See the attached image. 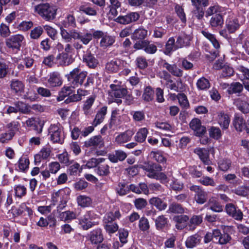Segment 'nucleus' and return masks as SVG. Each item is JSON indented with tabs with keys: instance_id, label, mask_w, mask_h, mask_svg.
Here are the masks:
<instances>
[{
	"instance_id": "nucleus-1",
	"label": "nucleus",
	"mask_w": 249,
	"mask_h": 249,
	"mask_svg": "<svg viewBox=\"0 0 249 249\" xmlns=\"http://www.w3.org/2000/svg\"><path fill=\"white\" fill-rule=\"evenodd\" d=\"M88 73L86 71H82L79 67L73 69L70 73L66 75L68 81L73 88H77L83 85L87 88L93 84V78L88 76L86 82L84 83L87 77Z\"/></svg>"
},
{
	"instance_id": "nucleus-2",
	"label": "nucleus",
	"mask_w": 249,
	"mask_h": 249,
	"mask_svg": "<svg viewBox=\"0 0 249 249\" xmlns=\"http://www.w3.org/2000/svg\"><path fill=\"white\" fill-rule=\"evenodd\" d=\"M35 13L46 21H52L56 18L57 9L49 3H41L34 7Z\"/></svg>"
},
{
	"instance_id": "nucleus-3",
	"label": "nucleus",
	"mask_w": 249,
	"mask_h": 249,
	"mask_svg": "<svg viewBox=\"0 0 249 249\" xmlns=\"http://www.w3.org/2000/svg\"><path fill=\"white\" fill-rule=\"evenodd\" d=\"M60 34L61 36L67 41L72 39L74 40L80 39L84 45L88 44L92 39V35L90 32L81 35V33L75 29L67 31L63 28H61Z\"/></svg>"
},
{
	"instance_id": "nucleus-4",
	"label": "nucleus",
	"mask_w": 249,
	"mask_h": 249,
	"mask_svg": "<svg viewBox=\"0 0 249 249\" xmlns=\"http://www.w3.org/2000/svg\"><path fill=\"white\" fill-rule=\"evenodd\" d=\"M48 131L51 140L53 142L62 144L64 142V133L63 128L60 124H51Z\"/></svg>"
},
{
	"instance_id": "nucleus-5",
	"label": "nucleus",
	"mask_w": 249,
	"mask_h": 249,
	"mask_svg": "<svg viewBox=\"0 0 249 249\" xmlns=\"http://www.w3.org/2000/svg\"><path fill=\"white\" fill-rule=\"evenodd\" d=\"M24 39V36L21 35H13L6 39L5 44L8 49L17 52L20 50Z\"/></svg>"
},
{
	"instance_id": "nucleus-6",
	"label": "nucleus",
	"mask_w": 249,
	"mask_h": 249,
	"mask_svg": "<svg viewBox=\"0 0 249 249\" xmlns=\"http://www.w3.org/2000/svg\"><path fill=\"white\" fill-rule=\"evenodd\" d=\"M115 84L110 85V89L108 91L109 95L112 97L121 98L124 97L127 93V90L124 88L122 87L120 82L115 80Z\"/></svg>"
},
{
	"instance_id": "nucleus-7",
	"label": "nucleus",
	"mask_w": 249,
	"mask_h": 249,
	"mask_svg": "<svg viewBox=\"0 0 249 249\" xmlns=\"http://www.w3.org/2000/svg\"><path fill=\"white\" fill-rule=\"evenodd\" d=\"M105 142L104 139L101 135H96L91 137L90 139L84 142V146L87 148H91L93 149H101L104 147Z\"/></svg>"
},
{
	"instance_id": "nucleus-8",
	"label": "nucleus",
	"mask_w": 249,
	"mask_h": 249,
	"mask_svg": "<svg viewBox=\"0 0 249 249\" xmlns=\"http://www.w3.org/2000/svg\"><path fill=\"white\" fill-rule=\"evenodd\" d=\"M159 65L161 68L165 69L169 73H171L176 77H180L183 75V71L178 68L176 64H170L166 62V60H161L159 62Z\"/></svg>"
},
{
	"instance_id": "nucleus-9",
	"label": "nucleus",
	"mask_w": 249,
	"mask_h": 249,
	"mask_svg": "<svg viewBox=\"0 0 249 249\" xmlns=\"http://www.w3.org/2000/svg\"><path fill=\"white\" fill-rule=\"evenodd\" d=\"M189 189L196 193L195 199L197 203L203 204L206 202L208 194L200 186L193 185L189 187Z\"/></svg>"
},
{
	"instance_id": "nucleus-10",
	"label": "nucleus",
	"mask_w": 249,
	"mask_h": 249,
	"mask_svg": "<svg viewBox=\"0 0 249 249\" xmlns=\"http://www.w3.org/2000/svg\"><path fill=\"white\" fill-rule=\"evenodd\" d=\"M189 126L196 136L202 137L206 132V127L201 124V121L199 119H193L190 122Z\"/></svg>"
},
{
	"instance_id": "nucleus-11",
	"label": "nucleus",
	"mask_w": 249,
	"mask_h": 249,
	"mask_svg": "<svg viewBox=\"0 0 249 249\" xmlns=\"http://www.w3.org/2000/svg\"><path fill=\"white\" fill-rule=\"evenodd\" d=\"M140 17V14L137 12H130L125 16L118 17L114 21L118 23L126 25L137 21Z\"/></svg>"
},
{
	"instance_id": "nucleus-12",
	"label": "nucleus",
	"mask_w": 249,
	"mask_h": 249,
	"mask_svg": "<svg viewBox=\"0 0 249 249\" xmlns=\"http://www.w3.org/2000/svg\"><path fill=\"white\" fill-rule=\"evenodd\" d=\"M121 217V214L119 208L113 205L110 211L107 212L104 216V223L113 222L117 219H119Z\"/></svg>"
},
{
	"instance_id": "nucleus-13",
	"label": "nucleus",
	"mask_w": 249,
	"mask_h": 249,
	"mask_svg": "<svg viewBox=\"0 0 249 249\" xmlns=\"http://www.w3.org/2000/svg\"><path fill=\"white\" fill-rule=\"evenodd\" d=\"M10 87L12 93L17 95H21L24 92V83L18 79H13L10 82Z\"/></svg>"
},
{
	"instance_id": "nucleus-14",
	"label": "nucleus",
	"mask_w": 249,
	"mask_h": 249,
	"mask_svg": "<svg viewBox=\"0 0 249 249\" xmlns=\"http://www.w3.org/2000/svg\"><path fill=\"white\" fill-rule=\"evenodd\" d=\"M7 125L9 128L10 127H11V128L7 132L0 134V142L2 143H7L12 140L16 132L18 130V126L16 124L13 126L12 124L10 123Z\"/></svg>"
},
{
	"instance_id": "nucleus-15",
	"label": "nucleus",
	"mask_w": 249,
	"mask_h": 249,
	"mask_svg": "<svg viewBox=\"0 0 249 249\" xmlns=\"http://www.w3.org/2000/svg\"><path fill=\"white\" fill-rule=\"evenodd\" d=\"M74 61L72 55L63 52L58 53L55 57V64L59 66H67L71 64Z\"/></svg>"
},
{
	"instance_id": "nucleus-16",
	"label": "nucleus",
	"mask_w": 249,
	"mask_h": 249,
	"mask_svg": "<svg viewBox=\"0 0 249 249\" xmlns=\"http://www.w3.org/2000/svg\"><path fill=\"white\" fill-rule=\"evenodd\" d=\"M226 211L228 215L232 216L236 220H241L243 218V213L232 203H228L225 206Z\"/></svg>"
},
{
	"instance_id": "nucleus-17",
	"label": "nucleus",
	"mask_w": 249,
	"mask_h": 249,
	"mask_svg": "<svg viewBox=\"0 0 249 249\" xmlns=\"http://www.w3.org/2000/svg\"><path fill=\"white\" fill-rule=\"evenodd\" d=\"M216 120L223 130L228 128L231 122V118L228 114L223 111H219L217 113Z\"/></svg>"
},
{
	"instance_id": "nucleus-18",
	"label": "nucleus",
	"mask_w": 249,
	"mask_h": 249,
	"mask_svg": "<svg viewBox=\"0 0 249 249\" xmlns=\"http://www.w3.org/2000/svg\"><path fill=\"white\" fill-rule=\"evenodd\" d=\"M189 220V216L185 214L176 215L173 217V221L175 223V227L179 230H182L187 227Z\"/></svg>"
},
{
	"instance_id": "nucleus-19",
	"label": "nucleus",
	"mask_w": 249,
	"mask_h": 249,
	"mask_svg": "<svg viewBox=\"0 0 249 249\" xmlns=\"http://www.w3.org/2000/svg\"><path fill=\"white\" fill-rule=\"evenodd\" d=\"M48 84L50 87H59L62 84V79L60 73L58 71L51 72L47 80Z\"/></svg>"
},
{
	"instance_id": "nucleus-20",
	"label": "nucleus",
	"mask_w": 249,
	"mask_h": 249,
	"mask_svg": "<svg viewBox=\"0 0 249 249\" xmlns=\"http://www.w3.org/2000/svg\"><path fill=\"white\" fill-rule=\"evenodd\" d=\"M134 135L132 130H127L120 133L115 138V142L118 144H122L130 141Z\"/></svg>"
},
{
	"instance_id": "nucleus-21",
	"label": "nucleus",
	"mask_w": 249,
	"mask_h": 249,
	"mask_svg": "<svg viewBox=\"0 0 249 249\" xmlns=\"http://www.w3.org/2000/svg\"><path fill=\"white\" fill-rule=\"evenodd\" d=\"M192 37L190 35L183 33L178 36L176 42L178 49L183 47H186L190 45Z\"/></svg>"
},
{
	"instance_id": "nucleus-22",
	"label": "nucleus",
	"mask_w": 249,
	"mask_h": 249,
	"mask_svg": "<svg viewBox=\"0 0 249 249\" xmlns=\"http://www.w3.org/2000/svg\"><path fill=\"white\" fill-rule=\"evenodd\" d=\"M214 239L217 241V243L220 245H226L231 241V238L227 233L224 232L221 233L220 230L215 229L214 232Z\"/></svg>"
},
{
	"instance_id": "nucleus-23",
	"label": "nucleus",
	"mask_w": 249,
	"mask_h": 249,
	"mask_svg": "<svg viewBox=\"0 0 249 249\" xmlns=\"http://www.w3.org/2000/svg\"><path fill=\"white\" fill-rule=\"evenodd\" d=\"M121 65V60L114 58L106 64L105 70L108 73H116L119 71Z\"/></svg>"
},
{
	"instance_id": "nucleus-24",
	"label": "nucleus",
	"mask_w": 249,
	"mask_h": 249,
	"mask_svg": "<svg viewBox=\"0 0 249 249\" xmlns=\"http://www.w3.org/2000/svg\"><path fill=\"white\" fill-rule=\"evenodd\" d=\"M196 55L197 53H192L186 57L179 58V62L182 68L187 71L193 70L194 66L192 61L194 60V56Z\"/></svg>"
},
{
	"instance_id": "nucleus-25",
	"label": "nucleus",
	"mask_w": 249,
	"mask_h": 249,
	"mask_svg": "<svg viewBox=\"0 0 249 249\" xmlns=\"http://www.w3.org/2000/svg\"><path fill=\"white\" fill-rule=\"evenodd\" d=\"M79 9L80 11L90 16H97L98 12L94 6L89 2H83L79 6Z\"/></svg>"
},
{
	"instance_id": "nucleus-26",
	"label": "nucleus",
	"mask_w": 249,
	"mask_h": 249,
	"mask_svg": "<svg viewBox=\"0 0 249 249\" xmlns=\"http://www.w3.org/2000/svg\"><path fill=\"white\" fill-rule=\"evenodd\" d=\"M83 62L90 68L94 69L98 65V60L90 52H87L83 56Z\"/></svg>"
},
{
	"instance_id": "nucleus-27",
	"label": "nucleus",
	"mask_w": 249,
	"mask_h": 249,
	"mask_svg": "<svg viewBox=\"0 0 249 249\" xmlns=\"http://www.w3.org/2000/svg\"><path fill=\"white\" fill-rule=\"evenodd\" d=\"M194 152L197 154L201 160L206 165H209L211 163L209 159V152L205 148H196Z\"/></svg>"
},
{
	"instance_id": "nucleus-28",
	"label": "nucleus",
	"mask_w": 249,
	"mask_h": 249,
	"mask_svg": "<svg viewBox=\"0 0 249 249\" xmlns=\"http://www.w3.org/2000/svg\"><path fill=\"white\" fill-rule=\"evenodd\" d=\"M203 221V217L201 215H193L188 222V230L194 231L196 228L200 225Z\"/></svg>"
},
{
	"instance_id": "nucleus-29",
	"label": "nucleus",
	"mask_w": 249,
	"mask_h": 249,
	"mask_svg": "<svg viewBox=\"0 0 249 249\" xmlns=\"http://www.w3.org/2000/svg\"><path fill=\"white\" fill-rule=\"evenodd\" d=\"M127 157V154L121 150H115L114 153L109 154L108 159L113 163L124 161Z\"/></svg>"
},
{
	"instance_id": "nucleus-30",
	"label": "nucleus",
	"mask_w": 249,
	"mask_h": 249,
	"mask_svg": "<svg viewBox=\"0 0 249 249\" xmlns=\"http://www.w3.org/2000/svg\"><path fill=\"white\" fill-rule=\"evenodd\" d=\"M143 169L147 173V176L148 177L154 178L158 171H161L162 168L161 166L158 164L153 163L145 166Z\"/></svg>"
},
{
	"instance_id": "nucleus-31",
	"label": "nucleus",
	"mask_w": 249,
	"mask_h": 249,
	"mask_svg": "<svg viewBox=\"0 0 249 249\" xmlns=\"http://www.w3.org/2000/svg\"><path fill=\"white\" fill-rule=\"evenodd\" d=\"M107 113V107L104 106L98 110L95 118L93 121L92 125L97 126L101 124L104 120Z\"/></svg>"
},
{
	"instance_id": "nucleus-32",
	"label": "nucleus",
	"mask_w": 249,
	"mask_h": 249,
	"mask_svg": "<svg viewBox=\"0 0 249 249\" xmlns=\"http://www.w3.org/2000/svg\"><path fill=\"white\" fill-rule=\"evenodd\" d=\"M205 207H209L212 211L216 213L222 212L223 210V206L216 200L214 197H211Z\"/></svg>"
},
{
	"instance_id": "nucleus-33",
	"label": "nucleus",
	"mask_w": 249,
	"mask_h": 249,
	"mask_svg": "<svg viewBox=\"0 0 249 249\" xmlns=\"http://www.w3.org/2000/svg\"><path fill=\"white\" fill-rule=\"evenodd\" d=\"M201 239V237L198 233L191 235L186 240V246L188 248H193L200 243Z\"/></svg>"
},
{
	"instance_id": "nucleus-34",
	"label": "nucleus",
	"mask_w": 249,
	"mask_h": 249,
	"mask_svg": "<svg viewBox=\"0 0 249 249\" xmlns=\"http://www.w3.org/2000/svg\"><path fill=\"white\" fill-rule=\"evenodd\" d=\"M91 212H87L80 219L79 224L84 230H88L92 226L93 223L91 222Z\"/></svg>"
},
{
	"instance_id": "nucleus-35",
	"label": "nucleus",
	"mask_w": 249,
	"mask_h": 249,
	"mask_svg": "<svg viewBox=\"0 0 249 249\" xmlns=\"http://www.w3.org/2000/svg\"><path fill=\"white\" fill-rule=\"evenodd\" d=\"M239 26L238 21L235 18L230 17L226 21V27L231 34L235 32Z\"/></svg>"
},
{
	"instance_id": "nucleus-36",
	"label": "nucleus",
	"mask_w": 249,
	"mask_h": 249,
	"mask_svg": "<svg viewBox=\"0 0 249 249\" xmlns=\"http://www.w3.org/2000/svg\"><path fill=\"white\" fill-rule=\"evenodd\" d=\"M224 24V19L220 14L213 15L210 20V25L212 28L221 27Z\"/></svg>"
},
{
	"instance_id": "nucleus-37",
	"label": "nucleus",
	"mask_w": 249,
	"mask_h": 249,
	"mask_svg": "<svg viewBox=\"0 0 249 249\" xmlns=\"http://www.w3.org/2000/svg\"><path fill=\"white\" fill-rule=\"evenodd\" d=\"M177 46V42L173 37H170L165 44L164 54L169 55L172 52L178 49Z\"/></svg>"
},
{
	"instance_id": "nucleus-38",
	"label": "nucleus",
	"mask_w": 249,
	"mask_h": 249,
	"mask_svg": "<svg viewBox=\"0 0 249 249\" xmlns=\"http://www.w3.org/2000/svg\"><path fill=\"white\" fill-rule=\"evenodd\" d=\"M196 86L198 90L206 91L211 87V83L208 79L201 77L197 80Z\"/></svg>"
},
{
	"instance_id": "nucleus-39",
	"label": "nucleus",
	"mask_w": 249,
	"mask_h": 249,
	"mask_svg": "<svg viewBox=\"0 0 249 249\" xmlns=\"http://www.w3.org/2000/svg\"><path fill=\"white\" fill-rule=\"evenodd\" d=\"M115 41L114 36H109L107 33L104 36L100 42V46L102 48H107L112 46Z\"/></svg>"
},
{
	"instance_id": "nucleus-40",
	"label": "nucleus",
	"mask_w": 249,
	"mask_h": 249,
	"mask_svg": "<svg viewBox=\"0 0 249 249\" xmlns=\"http://www.w3.org/2000/svg\"><path fill=\"white\" fill-rule=\"evenodd\" d=\"M149 203L155 206L160 211L165 210L167 206V204L158 197H153L150 199Z\"/></svg>"
},
{
	"instance_id": "nucleus-41",
	"label": "nucleus",
	"mask_w": 249,
	"mask_h": 249,
	"mask_svg": "<svg viewBox=\"0 0 249 249\" xmlns=\"http://www.w3.org/2000/svg\"><path fill=\"white\" fill-rule=\"evenodd\" d=\"M90 240L92 244H98L103 240L101 230L97 229L90 232Z\"/></svg>"
},
{
	"instance_id": "nucleus-42",
	"label": "nucleus",
	"mask_w": 249,
	"mask_h": 249,
	"mask_svg": "<svg viewBox=\"0 0 249 249\" xmlns=\"http://www.w3.org/2000/svg\"><path fill=\"white\" fill-rule=\"evenodd\" d=\"M148 134V130L147 128H141L134 136V139L137 142L142 143L145 141Z\"/></svg>"
},
{
	"instance_id": "nucleus-43",
	"label": "nucleus",
	"mask_w": 249,
	"mask_h": 249,
	"mask_svg": "<svg viewBox=\"0 0 249 249\" xmlns=\"http://www.w3.org/2000/svg\"><path fill=\"white\" fill-rule=\"evenodd\" d=\"M186 210V209L183 207L181 204L173 202L169 205L167 212L170 213L182 214L185 213Z\"/></svg>"
},
{
	"instance_id": "nucleus-44",
	"label": "nucleus",
	"mask_w": 249,
	"mask_h": 249,
	"mask_svg": "<svg viewBox=\"0 0 249 249\" xmlns=\"http://www.w3.org/2000/svg\"><path fill=\"white\" fill-rule=\"evenodd\" d=\"M236 106L243 113L247 114L249 112V104L248 101L240 98L238 99L236 101Z\"/></svg>"
},
{
	"instance_id": "nucleus-45",
	"label": "nucleus",
	"mask_w": 249,
	"mask_h": 249,
	"mask_svg": "<svg viewBox=\"0 0 249 249\" xmlns=\"http://www.w3.org/2000/svg\"><path fill=\"white\" fill-rule=\"evenodd\" d=\"M62 38L64 40V41L66 43V44L64 46L61 43H58L57 46L58 49L60 48L64 49V52L63 53H66L67 54L70 55L71 53H72L74 52V49L73 47V45L72 43V39H71L69 41L66 40L62 36Z\"/></svg>"
},
{
	"instance_id": "nucleus-46",
	"label": "nucleus",
	"mask_w": 249,
	"mask_h": 249,
	"mask_svg": "<svg viewBox=\"0 0 249 249\" xmlns=\"http://www.w3.org/2000/svg\"><path fill=\"white\" fill-rule=\"evenodd\" d=\"M245 122L243 117L236 115L233 121V124L237 131L241 132L244 130Z\"/></svg>"
},
{
	"instance_id": "nucleus-47",
	"label": "nucleus",
	"mask_w": 249,
	"mask_h": 249,
	"mask_svg": "<svg viewBox=\"0 0 249 249\" xmlns=\"http://www.w3.org/2000/svg\"><path fill=\"white\" fill-rule=\"evenodd\" d=\"M14 105L16 106L18 112L24 114H29V104L23 101H18L15 102Z\"/></svg>"
},
{
	"instance_id": "nucleus-48",
	"label": "nucleus",
	"mask_w": 249,
	"mask_h": 249,
	"mask_svg": "<svg viewBox=\"0 0 249 249\" xmlns=\"http://www.w3.org/2000/svg\"><path fill=\"white\" fill-rule=\"evenodd\" d=\"M147 31L143 28L136 29L132 34V39L134 40H142L146 37Z\"/></svg>"
},
{
	"instance_id": "nucleus-49",
	"label": "nucleus",
	"mask_w": 249,
	"mask_h": 249,
	"mask_svg": "<svg viewBox=\"0 0 249 249\" xmlns=\"http://www.w3.org/2000/svg\"><path fill=\"white\" fill-rule=\"evenodd\" d=\"M57 158L60 162L66 166L71 165L73 162V160H70V155L66 151L59 154L57 156Z\"/></svg>"
},
{
	"instance_id": "nucleus-50",
	"label": "nucleus",
	"mask_w": 249,
	"mask_h": 249,
	"mask_svg": "<svg viewBox=\"0 0 249 249\" xmlns=\"http://www.w3.org/2000/svg\"><path fill=\"white\" fill-rule=\"evenodd\" d=\"M96 171L97 174L101 176H107L110 174L109 166L107 164L100 163Z\"/></svg>"
},
{
	"instance_id": "nucleus-51",
	"label": "nucleus",
	"mask_w": 249,
	"mask_h": 249,
	"mask_svg": "<svg viewBox=\"0 0 249 249\" xmlns=\"http://www.w3.org/2000/svg\"><path fill=\"white\" fill-rule=\"evenodd\" d=\"M94 101L95 97L93 96H90L84 102L83 107V110L85 114L88 115L90 113L91 108L94 102Z\"/></svg>"
},
{
	"instance_id": "nucleus-52",
	"label": "nucleus",
	"mask_w": 249,
	"mask_h": 249,
	"mask_svg": "<svg viewBox=\"0 0 249 249\" xmlns=\"http://www.w3.org/2000/svg\"><path fill=\"white\" fill-rule=\"evenodd\" d=\"M168 223V219L163 215L158 216L155 220L156 228L160 230L165 228Z\"/></svg>"
},
{
	"instance_id": "nucleus-53",
	"label": "nucleus",
	"mask_w": 249,
	"mask_h": 249,
	"mask_svg": "<svg viewBox=\"0 0 249 249\" xmlns=\"http://www.w3.org/2000/svg\"><path fill=\"white\" fill-rule=\"evenodd\" d=\"M77 201L79 206L83 207H88L92 202L91 199L86 196H80L77 197Z\"/></svg>"
},
{
	"instance_id": "nucleus-54",
	"label": "nucleus",
	"mask_w": 249,
	"mask_h": 249,
	"mask_svg": "<svg viewBox=\"0 0 249 249\" xmlns=\"http://www.w3.org/2000/svg\"><path fill=\"white\" fill-rule=\"evenodd\" d=\"M59 217L62 221H69L75 219L76 216V214L74 212L70 211H67L60 213L59 214Z\"/></svg>"
},
{
	"instance_id": "nucleus-55",
	"label": "nucleus",
	"mask_w": 249,
	"mask_h": 249,
	"mask_svg": "<svg viewBox=\"0 0 249 249\" xmlns=\"http://www.w3.org/2000/svg\"><path fill=\"white\" fill-rule=\"evenodd\" d=\"M154 91L150 86L146 87L142 94L143 99L146 102H149L153 99Z\"/></svg>"
},
{
	"instance_id": "nucleus-56",
	"label": "nucleus",
	"mask_w": 249,
	"mask_h": 249,
	"mask_svg": "<svg viewBox=\"0 0 249 249\" xmlns=\"http://www.w3.org/2000/svg\"><path fill=\"white\" fill-rule=\"evenodd\" d=\"M210 137L215 139L218 140L222 136V132L218 127L211 126L208 130Z\"/></svg>"
},
{
	"instance_id": "nucleus-57",
	"label": "nucleus",
	"mask_w": 249,
	"mask_h": 249,
	"mask_svg": "<svg viewBox=\"0 0 249 249\" xmlns=\"http://www.w3.org/2000/svg\"><path fill=\"white\" fill-rule=\"evenodd\" d=\"M243 89V85L239 82H234L231 84L228 89L229 94L240 93Z\"/></svg>"
},
{
	"instance_id": "nucleus-58",
	"label": "nucleus",
	"mask_w": 249,
	"mask_h": 249,
	"mask_svg": "<svg viewBox=\"0 0 249 249\" xmlns=\"http://www.w3.org/2000/svg\"><path fill=\"white\" fill-rule=\"evenodd\" d=\"M105 160V159L103 158H91L89 159L86 164V166L88 168H92L98 166L100 163H102Z\"/></svg>"
},
{
	"instance_id": "nucleus-59",
	"label": "nucleus",
	"mask_w": 249,
	"mask_h": 249,
	"mask_svg": "<svg viewBox=\"0 0 249 249\" xmlns=\"http://www.w3.org/2000/svg\"><path fill=\"white\" fill-rule=\"evenodd\" d=\"M117 193L120 196H124L129 192V185L125 183H119L116 189Z\"/></svg>"
},
{
	"instance_id": "nucleus-60",
	"label": "nucleus",
	"mask_w": 249,
	"mask_h": 249,
	"mask_svg": "<svg viewBox=\"0 0 249 249\" xmlns=\"http://www.w3.org/2000/svg\"><path fill=\"white\" fill-rule=\"evenodd\" d=\"M71 164L68 170L70 175L76 176L82 171V169L77 162L73 161Z\"/></svg>"
},
{
	"instance_id": "nucleus-61",
	"label": "nucleus",
	"mask_w": 249,
	"mask_h": 249,
	"mask_svg": "<svg viewBox=\"0 0 249 249\" xmlns=\"http://www.w3.org/2000/svg\"><path fill=\"white\" fill-rule=\"evenodd\" d=\"M231 161L230 160L223 159L220 160L218 162V166L219 169L223 171H227L231 166Z\"/></svg>"
},
{
	"instance_id": "nucleus-62",
	"label": "nucleus",
	"mask_w": 249,
	"mask_h": 249,
	"mask_svg": "<svg viewBox=\"0 0 249 249\" xmlns=\"http://www.w3.org/2000/svg\"><path fill=\"white\" fill-rule=\"evenodd\" d=\"M135 63L138 68L142 70L145 69L148 66L147 60L143 56H140L137 57Z\"/></svg>"
},
{
	"instance_id": "nucleus-63",
	"label": "nucleus",
	"mask_w": 249,
	"mask_h": 249,
	"mask_svg": "<svg viewBox=\"0 0 249 249\" xmlns=\"http://www.w3.org/2000/svg\"><path fill=\"white\" fill-rule=\"evenodd\" d=\"M30 162L28 158L21 157L18 160V167L22 171H26L29 168Z\"/></svg>"
},
{
	"instance_id": "nucleus-64",
	"label": "nucleus",
	"mask_w": 249,
	"mask_h": 249,
	"mask_svg": "<svg viewBox=\"0 0 249 249\" xmlns=\"http://www.w3.org/2000/svg\"><path fill=\"white\" fill-rule=\"evenodd\" d=\"M15 195L16 196L21 198L26 194V188L21 185H17L14 188Z\"/></svg>"
}]
</instances>
